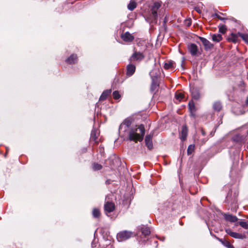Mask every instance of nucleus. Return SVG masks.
Listing matches in <instances>:
<instances>
[{"instance_id": "20e7f679", "label": "nucleus", "mask_w": 248, "mask_h": 248, "mask_svg": "<svg viewBox=\"0 0 248 248\" xmlns=\"http://www.w3.org/2000/svg\"><path fill=\"white\" fill-rule=\"evenodd\" d=\"M144 58V55L142 52L135 51L129 59L130 62L135 61H140Z\"/></svg>"}, {"instance_id": "4c0bfd02", "label": "nucleus", "mask_w": 248, "mask_h": 248, "mask_svg": "<svg viewBox=\"0 0 248 248\" xmlns=\"http://www.w3.org/2000/svg\"><path fill=\"white\" fill-rule=\"evenodd\" d=\"M246 105H248V97H247V100H246Z\"/></svg>"}, {"instance_id": "5701e85b", "label": "nucleus", "mask_w": 248, "mask_h": 248, "mask_svg": "<svg viewBox=\"0 0 248 248\" xmlns=\"http://www.w3.org/2000/svg\"><path fill=\"white\" fill-rule=\"evenodd\" d=\"M136 6H137L136 2L134 0H132L130 1V2L128 5L127 8L130 11H132L136 7Z\"/></svg>"}, {"instance_id": "ddd939ff", "label": "nucleus", "mask_w": 248, "mask_h": 248, "mask_svg": "<svg viewBox=\"0 0 248 248\" xmlns=\"http://www.w3.org/2000/svg\"><path fill=\"white\" fill-rule=\"evenodd\" d=\"M224 217L226 220L231 222H235L238 220L236 216L230 214H224Z\"/></svg>"}, {"instance_id": "2f4dec72", "label": "nucleus", "mask_w": 248, "mask_h": 248, "mask_svg": "<svg viewBox=\"0 0 248 248\" xmlns=\"http://www.w3.org/2000/svg\"><path fill=\"white\" fill-rule=\"evenodd\" d=\"M175 97L176 99L181 101L184 98V96L182 93H180L176 94Z\"/></svg>"}, {"instance_id": "f03ea898", "label": "nucleus", "mask_w": 248, "mask_h": 248, "mask_svg": "<svg viewBox=\"0 0 248 248\" xmlns=\"http://www.w3.org/2000/svg\"><path fill=\"white\" fill-rule=\"evenodd\" d=\"M150 11L148 18L150 22L156 23L158 16H161L163 13V8L162 7V2L157 1L153 2L149 6Z\"/></svg>"}, {"instance_id": "1a4fd4ad", "label": "nucleus", "mask_w": 248, "mask_h": 248, "mask_svg": "<svg viewBox=\"0 0 248 248\" xmlns=\"http://www.w3.org/2000/svg\"><path fill=\"white\" fill-rule=\"evenodd\" d=\"M136 66L134 64H129L126 67V74L128 76H131L134 74L135 72Z\"/></svg>"}, {"instance_id": "ea45409f", "label": "nucleus", "mask_w": 248, "mask_h": 248, "mask_svg": "<svg viewBox=\"0 0 248 248\" xmlns=\"http://www.w3.org/2000/svg\"><path fill=\"white\" fill-rule=\"evenodd\" d=\"M154 71H152L151 72H150V76H151V77H152V74L153 73Z\"/></svg>"}, {"instance_id": "2eb2a0df", "label": "nucleus", "mask_w": 248, "mask_h": 248, "mask_svg": "<svg viewBox=\"0 0 248 248\" xmlns=\"http://www.w3.org/2000/svg\"><path fill=\"white\" fill-rule=\"evenodd\" d=\"M238 36L239 34H235L233 33H232L231 34L230 36L228 37V40L229 42H232L233 43H236L238 41Z\"/></svg>"}, {"instance_id": "473e14b6", "label": "nucleus", "mask_w": 248, "mask_h": 248, "mask_svg": "<svg viewBox=\"0 0 248 248\" xmlns=\"http://www.w3.org/2000/svg\"><path fill=\"white\" fill-rule=\"evenodd\" d=\"M219 31L222 33H225L226 31V28L225 26H222L219 29Z\"/></svg>"}, {"instance_id": "4be33fe9", "label": "nucleus", "mask_w": 248, "mask_h": 248, "mask_svg": "<svg viewBox=\"0 0 248 248\" xmlns=\"http://www.w3.org/2000/svg\"><path fill=\"white\" fill-rule=\"evenodd\" d=\"M111 91L110 90H107L102 93L101 96L100 97L99 100H104L106 99L107 97L110 93Z\"/></svg>"}, {"instance_id": "0eeeda50", "label": "nucleus", "mask_w": 248, "mask_h": 248, "mask_svg": "<svg viewBox=\"0 0 248 248\" xmlns=\"http://www.w3.org/2000/svg\"><path fill=\"white\" fill-rule=\"evenodd\" d=\"M115 208L114 204L111 202H107L104 205V209L106 212L110 213Z\"/></svg>"}, {"instance_id": "9b49d317", "label": "nucleus", "mask_w": 248, "mask_h": 248, "mask_svg": "<svg viewBox=\"0 0 248 248\" xmlns=\"http://www.w3.org/2000/svg\"><path fill=\"white\" fill-rule=\"evenodd\" d=\"M187 134V128L186 125L182 126V130L181 131L180 138L183 141L185 140L186 139Z\"/></svg>"}, {"instance_id": "72a5a7b5", "label": "nucleus", "mask_w": 248, "mask_h": 248, "mask_svg": "<svg viewBox=\"0 0 248 248\" xmlns=\"http://www.w3.org/2000/svg\"><path fill=\"white\" fill-rule=\"evenodd\" d=\"M213 17H217V18H218L219 19L221 20H223L224 19V18L221 17L220 16H219L217 14V13H215V14H214L213 15Z\"/></svg>"}, {"instance_id": "e433bc0d", "label": "nucleus", "mask_w": 248, "mask_h": 248, "mask_svg": "<svg viewBox=\"0 0 248 248\" xmlns=\"http://www.w3.org/2000/svg\"><path fill=\"white\" fill-rule=\"evenodd\" d=\"M228 248H233V246L231 245L229 242L227 243V245H226Z\"/></svg>"}, {"instance_id": "412c9836", "label": "nucleus", "mask_w": 248, "mask_h": 248, "mask_svg": "<svg viewBox=\"0 0 248 248\" xmlns=\"http://www.w3.org/2000/svg\"><path fill=\"white\" fill-rule=\"evenodd\" d=\"M191 92L193 98L195 99H198L200 98V93L196 89L193 88L191 90Z\"/></svg>"}, {"instance_id": "b1692460", "label": "nucleus", "mask_w": 248, "mask_h": 248, "mask_svg": "<svg viewBox=\"0 0 248 248\" xmlns=\"http://www.w3.org/2000/svg\"><path fill=\"white\" fill-rule=\"evenodd\" d=\"M142 233L145 236H148L150 234V229L148 227H143L141 229Z\"/></svg>"}, {"instance_id": "f3484780", "label": "nucleus", "mask_w": 248, "mask_h": 248, "mask_svg": "<svg viewBox=\"0 0 248 248\" xmlns=\"http://www.w3.org/2000/svg\"><path fill=\"white\" fill-rule=\"evenodd\" d=\"M213 108L215 111H219L222 109V106L220 102L216 101L213 104Z\"/></svg>"}, {"instance_id": "a878e982", "label": "nucleus", "mask_w": 248, "mask_h": 248, "mask_svg": "<svg viewBox=\"0 0 248 248\" xmlns=\"http://www.w3.org/2000/svg\"><path fill=\"white\" fill-rule=\"evenodd\" d=\"M188 106H189V108L191 113L193 112H194L195 111V107L194 103L192 101H191L189 102Z\"/></svg>"}, {"instance_id": "f8f14e48", "label": "nucleus", "mask_w": 248, "mask_h": 248, "mask_svg": "<svg viewBox=\"0 0 248 248\" xmlns=\"http://www.w3.org/2000/svg\"><path fill=\"white\" fill-rule=\"evenodd\" d=\"M226 232L231 236L234 238L243 239L244 238V236L242 234L239 233L233 232L230 229L227 230Z\"/></svg>"}, {"instance_id": "393cba45", "label": "nucleus", "mask_w": 248, "mask_h": 248, "mask_svg": "<svg viewBox=\"0 0 248 248\" xmlns=\"http://www.w3.org/2000/svg\"><path fill=\"white\" fill-rule=\"evenodd\" d=\"M239 36H240L245 42L248 44V35L242 33H238Z\"/></svg>"}, {"instance_id": "aec40b11", "label": "nucleus", "mask_w": 248, "mask_h": 248, "mask_svg": "<svg viewBox=\"0 0 248 248\" xmlns=\"http://www.w3.org/2000/svg\"><path fill=\"white\" fill-rule=\"evenodd\" d=\"M98 138V133L95 130H93L91 133V139L95 142H97V139Z\"/></svg>"}, {"instance_id": "bb28decb", "label": "nucleus", "mask_w": 248, "mask_h": 248, "mask_svg": "<svg viewBox=\"0 0 248 248\" xmlns=\"http://www.w3.org/2000/svg\"><path fill=\"white\" fill-rule=\"evenodd\" d=\"M195 146L194 145H190L187 148V153L188 155H191L194 150Z\"/></svg>"}, {"instance_id": "39448f33", "label": "nucleus", "mask_w": 248, "mask_h": 248, "mask_svg": "<svg viewBox=\"0 0 248 248\" xmlns=\"http://www.w3.org/2000/svg\"><path fill=\"white\" fill-rule=\"evenodd\" d=\"M121 38L125 42H131L134 39V36L128 31L122 34Z\"/></svg>"}, {"instance_id": "6e6552de", "label": "nucleus", "mask_w": 248, "mask_h": 248, "mask_svg": "<svg viewBox=\"0 0 248 248\" xmlns=\"http://www.w3.org/2000/svg\"><path fill=\"white\" fill-rule=\"evenodd\" d=\"M188 49L192 55L195 56L197 54L198 47L195 44H190L188 46Z\"/></svg>"}, {"instance_id": "423d86ee", "label": "nucleus", "mask_w": 248, "mask_h": 248, "mask_svg": "<svg viewBox=\"0 0 248 248\" xmlns=\"http://www.w3.org/2000/svg\"><path fill=\"white\" fill-rule=\"evenodd\" d=\"M199 39L202 42L206 49H211L213 46V45L206 38L199 37Z\"/></svg>"}, {"instance_id": "7ed1b4c3", "label": "nucleus", "mask_w": 248, "mask_h": 248, "mask_svg": "<svg viewBox=\"0 0 248 248\" xmlns=\"http://www.w3.org/2000/svg\"><path fill=\"white\" fill-rule=\"evenodd\" d=\"M134 235L133 232L130 231H122L117 234V239L120 241L122 242L128 239Z\"/></svg>"}, {"instance_id": "a211bd4d", "label": "nucleus", "mask_w": 248, "mask_h": 248, "mask_svg": "<svg viewBox=\"0 0 248 248\" xmlns=\"http://www.w3.org/2000/svg\"><path fill=\"white\" fill-rule=\"evenodd\" d=\"M212 38L213 41L219 42L222 39V35L220 34H214L212 35Z\"/></svg>"}, {"instance_id": "9d476101", "label": "nucleus", "mask_w": 248, "mask_h": 248, "mask_svg": "<svg viewBox=\"0 0 248 248\" xmlns=\"http://www.w3.org/2000/svg\"><path fill=\"white\" fill-rule=\"evenodd\" d=\"M145 142L146 146L149 149L151 150L153 148L152 136L151 135L146 136Z\"/></svg>"}, {"instance_id": "dca6fc26", "label": "nucleus", "mask_w": 248, "mask_h": 248, "mask_svg": "<svg viewBox=\"0 0 248 248\" xmlns=\"http://www.w3.org/2000/svg\"><path fill=\"white\" fill-rule=\"evenodd\" d=\"M77 56L76 55L72 54L66 60L67 62L69 64L74 63L77 61Z\"/></svg>"}, {"instance_id": "f704fd0d", "label": "nucleus", "mask_w": 248, "mask_h": 248, "mask_svg": "<svg viewBox=\"0 0 248 248\" xmlns=\"http://www.w3.org/2000/svg\"><path fill=\"white\" fill-rule=\"evenodd\" d=\"M185 24L187 26H190L191 24V21L190 19H186L185 20Z\"/></svg>"}, {"instance_id": "c9c22d12", "label": "nucleus", "mask_w": 248, "mask_h": 248, "mask_svg": "<svg viewBox=\"0 0 248 248\" xmlns=\"http://www.w3.org/2000/svg\"><path fill=\"white\" fill-rule=\"evenodd\" d=\"M92 247L93 248H97V244H96L95 241L92 243Z\"/></svg>"}, {"instance_id": "cd10ccee", "label": "nucleus", "mask_w": 248, "mask_h": 248, "mask_svg": "<svg viewBox=\"0 0 248 248\" xmlns=\"http://www.w3.org/2000/svg\"><path fill=\"white\" fill-rule=\"evenodd\" d=\"M239 224L243 228L245 229H248V221H240Z\"/></svg>"}, {"instance_id": "6ab92c4d", "label": "nucleus", "mask_w": 248, "mask_h": 248, "mask_svg": "<svg viewBox=\"0 0 248 248\" xmlns=\"http://www.w3.org/2000/svg\"><path fill=\"white\" fill-rule=\"evenodd\" d=\"M158 86V84L156 81V78H153L152 83L151 87V90L153 92L155 91Z\"/></svg>"}, {"instance_id": "c756f323", "label": "nucleus", "mask_w": 248, "mask_h": 248, "mask_svg": "<svg viewBox=\"0 0 248 248\" xmlns=\"http://www.w3.org/2000/svg\"><path fill=\"white\" fill-rule=\"evenodd\" d=\"M112 95L113 98L115 100L119 99L121 97V95L117 91L113 92Z\"/></svg>"}, {"instance_id": "4468645a", "label": "nucleus", "mask_w": 248, "mask_h": 248, "mask_svg": "<svg viewBox=\"0 0 248 248\" xmlns=\"http://www.w3.org/2000/svg\"><path fill=\"white\" fill-rule=\"evenodd\" d=\"M164 68L165 69L173 70L174 68V63L172 61H166L164 65Z\"/></svg>"}, {"instance_id": "58836bf2", "label": "nucleus", "mask_w": 248, "mask_h": 248, "mask_svg": "<svg viewBox=\"0 0 248 248\" xmlns=\"http://www.w3.org/2000/svg\"><path fill=\"white\" fill-rule=\"evenodd\" d=\"M195 9L198 13H201V10L199 8H196Z\"/></svg>"}, {"instance_id": "c85d7f7f", "label": "nucleus", "mask_w": 248, "mask_h": 248, "mask_svg": "<svg viewBox=\"0 0 248 248\" xmlns=\"http://www.w3.org/2000/svg\"><path fill=\"white\" fill-rule=\"evenodd\" d=\"M93 169L94 170H100L102 169V166L98 163H94L93 165Z\"/></svg>"}, {"instance_id": "7c9ffc66", "label": "nucleus", "mask_w": 248, "mask_h": 248, "mask_svg": "<svg viewBox=\"0 0 248 248\" xmlns=\"http://www.w3.org/2000/svg\"><path fill=\"white\" fill-rule=\"evenodd\" d=\"M93 215L94 217H98L100 216V211L97 209H94L93 211Z\"/></svg>"}, {"instance_id": "f257e3e1", "label": "nucleus", "mask_w": 248, "mask_h": 248, "mask_svg": "<svg viewBox=\"0 0 248 248\" xmlns=\"http://www.w3.org/2000/svg\"><path fill=\"white\" fill-rule=\"evenodd\" d=\"M132 119L127 118L121 124L119 127V133L123 136H128L129 140L131 141L137 142L142 140L145 133L143 125L139 126L132 124Z\"/></svg>"}]
</instances>
